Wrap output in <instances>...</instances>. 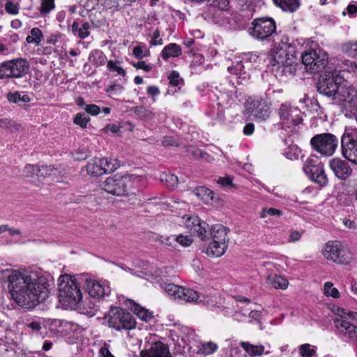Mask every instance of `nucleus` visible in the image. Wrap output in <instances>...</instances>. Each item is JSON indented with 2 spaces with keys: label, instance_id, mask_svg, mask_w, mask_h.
I'll use <instances>...</instances> for the list:
<instances>
[{
  "label": "nucleus",
  "instance_id": "nucleus-43",
  "mask_svg": "<svg viewBox=\"0 0 357 357\" xmlns=\"http://www.w3.org/2000/svg\"><path fill=\"white\" fill-rule=\"evenodd\" d=\"M282 214V211L279 209L275 208H264L261 212L260 218H265L267 215L280 217Z\"/></svg>",
  "mask_w": 357,
  "mask_h": 357
},
{
  "label": "nucleus",
  "instance_id": "nucleus-40",
  "mask_svg": "<svg viewBox=\"0 0 357 357\" xmlns=\"http://www.w3.org/2000/svg\"><path fill=\"white\" fill-rule=\"evenodd\" d=\"M54 7V0H42L40 13L45 15L53 10Z\"/></svg>",
  "mask_w": 357,
  "mask_h": 357
},
{
  "label": "nucleus",
  "instance_id": "nucleus-8",
  "mask_svg": "<svg viewBox=\"0 0 357 357\" xmlns=\"http://www.w3.org/2000/svg\"><path fill=\"white\" fill-rule=\"evenodd\" d=\"M250 34L259 40H264L271 36L276 30V24L273 18H257L252 22Z\"/></svg>",
  "mask_w": 357,
  "mask_h": 357
},
{
  "label": "nucleus",
  "instance_id": "nucleus-49",
  "mask_svg": "<svg viewBox=\"0 0 357 357\" xmlns=\"http://www.w3.org/2000/svg\"><path fill=\"white\" fill-rule=\"evenodd\" d=\"M132 54L136 59H140L148 56L149 51L147 50H144L142 46H136L133 48Z\"/></svg>",
  "mask_w": 357,
  "mask_h": 357
},
{
  "label": "nucleus",
  "instance_id": "nucleus-47",
  "mask_svg": "<svg viewBox=\"0 0 357 357\" xmlns=\"http://www.w3.org/2000/svg\"><path fill=\"white\" fill-rule=\"evenodd\" d=\"M186 151L188 155L194 159H199L200 156L204 155V151L192 146H188Z\"/></svg>",
  "mask_w": 357,
  "mask_h": 357
},
{
  "label": "nucleus",
  "instance_id": "nucleus-41",
  "mask_svg": "<svg viewBox=\"0 0 357 357\" xmlns=\"http://www.w3.org/2000/svg\"><path fill=\"white\" fill-rule=\"evenodd\" d=\"M299 351L302 357H312L316 354L315 349L312 348L309 344H302Z\"/></svg>",
  "mask_w": 357,
  "mask_h": 357
},
{
  "label": "nucleus",
  "instance_id": "nucleus-51",
  "mask_svg": "<svg viewBox=\"0 0 357 357\" xmlns=\"http://www.w3.org/2000/svg\"><path fill=\"white\" fill-rule=\"evenodd\" d=\"M107 68L109 70H110L112 71L116 72L119 75H121L123 76L126 75V70L123 68L116 66V62H114L112 60H110L107 62Z\"/></svg>",
  "mask_w": 357,
  "mask_h": 357
},
{
  "label": "nucleus",
  "instance_id": "nucleus-50",
  "mask_svg": "<svg viewBox=\"0 0 357 357\" xmlns=\"http://www.w3.org/2000/svg\"><path fill=\"white\" fill-rule=\"evenodd\" d=\"M90 25L89 22H84L82 26L79 29L78 37L81 39H84L89 36Z\"/></svg>",
  "mask_w": 357,
  "mask_h": 357
},
{
  "label": "nucleus",
  "instance_id": "nucleus-54",
  "mask_svg": "<svg viewBox=\"0 0 357 357\" xmlns=\"http://www.w3.org/2000/svg\"><path fill=\"white\" fill-rule=\"evenodd\" d=\"M17 125L15 123L10 119H0V128L3 129L11 130L13 128H15Z\"/></svg>",
  "mask_w": 357,
  "mask_h": 357
},
{
  "label": "nucleus",
  "instance_id": "nucleus-36",
  "mask_svg": "<svg viewBox=\"0 0 357 357\" xmlns=\"http://www.w3.org/2000/svg\"><path fill=\"white\" fill-rule=\"evenodd\" d=\"M218 349V345L213 342L203 343L198 350V354L203 355H211Z\"/></svg>",
  "mask_w": 357,
  "mask_h": 357
},
{
  "label": "nucleus",
  "instance_id": "nucleus-53",
  "mask_svg": "<svg viewBox=\"0 0 357 357\" xmlns=\"http://www.w3.org/2000/svg\"><path fill=\"white\" fill-rule=\"evenodd\" d=\"M344 68L342 70L357 74V63L351 61H345L343 63Z\"/></svg>",
  "mask_w": 357,
  "mask_h": 357
},
{
  "label": "nucleus",
  "instance_id": "nucleus-14",
  "mask_svg": "<svg viewBox=\"0 0 357 357\" xmlns=\"http://www.w3.org/2000/svg\"><path fill=\"white\" fill-rule=\"evenodd\" d=\"M278 114L283 125L287 127L290 128L291 126H297L303 123V119L300 116V111L287 104H282L280 105Z\"/></svg>",
  "mask_w": 357,
  "mask_h": 357
},
{
  "label": "nucleus",
  "instance_id": "nucleus-48",
  "mask_svg": "<svg viewBox=\"0 0 357 357\" xmlns=\"http://www.w3.org/2000/svg\"><path fill=\"white\" fill-rule=\"evenodd\" d=\"M229 0H210V6L217 7L221 10H227L229 6Z\"/></svg>",
  "mask_w": 357,
  "mask_h": 357
},
{
  "label": "nucleus",
  "instance_id": "nucleus-39",
  "mask_svg": "<svg viewBox=\"0 0 357 357\" xmlns=\"http://www.w3.org/2000/svg\"><path fill=\"white\" fill-rule=\"evenodd\" d=\"M333 284L331 282H327L324 284V292L328 296H332L333 298H337L340 297V293L337 289L334 288Z\"/></svg>",
  "mask_w": 357,
  "mask_h": 357
},
{
  "label": "nucleus",
  "instance_id": "nucleus-59",
  "mask_svg": "<svg viewBox=\"0 0 357 357\" xmlns=\"http://www.w3.org/2000/svg\"><path fill=\"white\" fill-rule=\"evenodd\" d=\"M7 98L10 102L17 103L21 101V94L18 91L10 92L7 94Z\"/></svg>",
  "mask_w": 357,
  "mask_h": 357
},
{
  "label": "nucleus",
  "instance_id": "nucleus-12",
  "mask_svg": "<svg viewBox=\"0 0 357 357\" xmlns=\"http://www.w3.org/2000/svg\"><path fill=\"white\" fill-rule=\"evenodd\" d=\"M312 157L308 158L303 166V171L307 176L320 186H325L328 178L325 174L324 166Z\"/></svg>",
  "mask_w": 357,
  "mask_h": 357
},
{
  "label": "nucleus",
  "instance_id": "nucleus-30",
  "mask_svg": "<svg viewBox=\"0 0 357 357\" xmlns=\"http://www.w3.org/2000/svg\"><path fill=\"white\" fill-rule=\"evenodd\" d=\"M341 50L350 57H357V41L350 40L343 43Z\"/></svg>",
  "mask_w": 357,
  "mask_h": 357
},
{
  "label": "nucleus",
  "instance_id": "nucleus-4",
  "mask_svg": "<svg viewBox=\"0 0 357 357\" xmlns=\"http://www.w3.org/2000/svg\"><path fill=\"white\" fill-rule=\"evenodd\" d=\"M106 317L108 326L116 331L131 330L136 326V321L132 314L121 307H112Z\"/></svg>",
  "mask_w": 357,
  "mask_h": 357
},
{
  "label": "nucleus",
  "instance_id": "nucleus-23",
  "mask_svg": "<svg viewBox=\"0 0 357 357\" xmlns=\"http://www.w3.org/2000/svg\"><path fill=\"white\" fill-rule=\"evenodd\" d=\"M239 344L250 357L261 356L264 351V347L261 344L255 345L243 341Z\"/></svg>",
  "mask_w": 357,
  "mask_h": 357
},
{
  "label": "nucleus",
  "instance_id": "nucleus-10",
  "mask_svg": "<svg viewBox=\"0 0 357 357\" xmlns=\"http://www.w3.org/2000/svg\"><path fill=\"white\" fill-rule=\"evenodd\" d=\"M338 74L337 70L328 72V74L321 75L317 84L318 91L328 98H333L338 93L340 83L337 79Z\"/></svg>",
  "mask_w": 357,
  "mask_h": 357
},
{
  "label": "nucleus",
  "instance_id": "nucleus-35",
  "mask_svg": "<svg viewBox=\"0 0 357 357\" xmlns=\"http://www.w3.org/2000/svg\"><path fill=\"white\" fill-rule=\"evenodd\" d=\"M316 56V52L314 50L305 52L301 55L302 63L305 66L307 71L310 72V67L312 66Z\"/></svg>",
  "mask_w": 357,
  "mask_h": 357
},
{
  "label": "nucleus",
  "instance_id": "nucleus-55",
  "mask_svg": "<svg viewBox=\"0 0 357 357\" xmlns=\"http://www.w3.org/2000/svg\"><path fill=\"white\" fill-rule=\"evenodd\" d=\"M132 66L137 69H142L146 72H149L152 69V66L151 64H146L144 61H140L137 63L132 62Z\"/></svg>",
  "mask_w": 357,
  "mask_h": 357
},
{
  "label": "nucleus",
  "instance_id": "nucleus-33",
  "mask_svg": "<svg viewBox=\"0 0 357 357\" xmlns=\"http://www.w3.org/2000/svg\"><path fill=\"white\" fill-rule=\"evenodd\" d=\"M89 61L96 65H103L106 60L104 53L98 50H93L89 58Z\"/></svg>",
  "mask_w": 357,
  "mask_h": 357
},
{
  "label": "nucleus",
  "instance_id": "nucleus-58",
  "mask_svg": "<svg viewBox=\"0 0 357 357\" xmlns=\"http://www.w3.org/2000/svg\"><path fill=\"white\" fill-rule=\"evenodd\" d=\"M160 33L158 29H156L152 36V39L150 42L151 45H162L163 43L162 39L160 38Z\"/></svg>",
  "mask_w": 357,
  "mask_h": 357
},
{
  "label": "nucleus",
  "instance_id": "nucleus-64",
  "mask_svg": "<svg viewBox=\"0 0 357 357\" xmlns=\"http://www.w3.org/2000/svg\"><path fill=\"white\" fill-rule=\"evenodd\" d=\"M162 144L165 146H178V143L176 142V141L174 138L170 137H165L162 140Z\"/></svg>",
  "mask_w": 357,
  "mask_h": 357
},
{
  "label": "nucleus",
  "instance_id": "nucleus-63",
  "mask_svg": "<svg viewBox=\"0 0 357 357\" xmlns=\"http://www.w3.org/2000/svg\"><path fill=\"white\" fill-rule=\"evenodd\" d=\"M302 234H303V232H301V231H298L296 230L291 231L290 234H289V242H296V241H298L301 238Z\"/></svg>",
  "mask_w": 357,
  "mask_h": 357
},
{
  "label": "nucleus",
  "instance_id": "nucleus-37",
  "mask_svg": "<svg viewBox=\"0 0 357 357\" xmlns=\"http://www.w3.org/2000/svg\"><path fill=\"white\" fill-rule=\"evenodd\" d=\"M155 241L156 242H159L161 245H166L169 248H175V236H167V235H161L158 236Z\"/></svg>",
  "mask_w": 357,
  "mask_h": 357
},
{
  "label": "nucleus",
  "instance_id": "nucleus-26",
  "mask_svg": "<svg viewBox=\"0 0 357 357\" xmlns=\"http://www.w3.org/2000/svg\"><path fill=\"white\" fill-rule=\"evenodd\" d=\"M195 195L203 201L204 203L208 204L213 199V192L206 187L200 186L195 189Z\"/></svg>",
  "mask_w": 357,
  "mask_h": 357
},
{
  "label": "nucleus",
  "instance_id": "nucleus-56",
  "mask_svg": "<svg viewBox=\"0 0 357 357\" xmlns=\"http://www.w3.org/2000/svg\"><path fill=\"white\" fill-rule=\"evenodd\" d=\"M165 179L168 187L174 188L178 185V178L174 174H165Z\"/></svg>",
  "mask_w": 357,
  "mask_h": 357
},
{
  "label": "nucleus",
  "instance_id": "nucleus-17",
  "mask_svg": "<svg viewBox=\"0 0 357 357\" xmlns=\"http://www.w3.org/2000/svg\"><path fill=\"white\" fill-rule=\"evenodd\" d=\"M334 324L339 333L349 339V341L357 344V326L343 318L334 319Z\"/></svg>",
  "mask_w": 357,
  "mask_h": 357
},
{
  "label": "nucleus",
  "instance_id": "nucleus-16",
  "mask_svg": "<svg viewBox=\"0 0 357 357\" xmlns=\"http://www.w3.org/2000/svg\"><path fill=\"white\" fill-rule=\"evenodd\" d=\"M140 357H172L169 346L161 341H156L140 351Z\"/></svg>",
  "mask_w": 357,
  "mask_h": 357
},
{
  "label": "nucleus",
  "instance_id": "nucleus-32",
  "mask_svg": "<svg viewBox=\"0 0 357 357\" xmlns=\"http://www.w3.org/2000/svg\"><path fill=\"white\" fill-rule=\"evenodd\" d=\"M31 35L28 36L26 38V41L28 43H34L38 45L43 38V33L39 28L35 27L31 29Z\"/></svg>",
  "mask_w": 357,
  "mask_h": 357
},
{
  "label": "nucleus",
  "instance_id": "nucleus-29",
  "mask_svg": "<svg viewBox=\"0 0 357 357\" xmlns=\"http://www.w3.org/2000/svg\"><path fill=\"white\" fill-rule=\"evenodd\" d=\"M275 3L283 10L294 12L299 6L298 0H273Z\"/></svg>",
  "mask_w": 357,
  "mask_h": 357
},
{
  "label": "nucleus",
  "instance_id": "nucleus-61",
  "mask_svg": "<svg viewBox=\"0 0 357 357\" xmlns=\"http://www.w3.org/2000/svg\"><path fill=\"white\" fill-rule=\"evenodd\" d=\"M218 183L222 187H231L232 186V178L230 176L220 177Z\"/></svg>",
  "mask_w": 357,
  "mask_h": 357
},
{
  "label": "nucleus",
  "instance_id": "nucleus-28",
  "mask_svg": "<svg viewBox=\"0 0 357 357\" xmlns=\"http://www.w3.org/2000/svg\"><path fill=\"white\" fill-rule=\"evenodd\" d=\"M100 159L104 174L114 172L120 166L119 161L116 160L107 158Z\"/></svg>",
  "mask_w": 357,
  "mask_h": 357
},
{
  "label": "nucleus",
  "instance_id": "nucleus-5",
  "mask_svg": "<svg viewBox=\"0 0 357 357\" xmlns=\"http://www.w3.org/2000/svg\"><path fill=\"white\" fill-rule=\"evenodd\" d=\"M324 257L340 264H348L352 260V253L344 247L340 241L328 242L323 248Z\"/></svg>",
  "mask_w": 357,
  "mask_h": 357
},
{
  "label": "nucleus",
  "instance_id": "nucleus-34",
  "mask_svg": "<svg viewBox=\"0 0 357 357\" xmlns=\"http://www.w3.org/2000/svg\"><path fill=\"white\" fill-rule=\"evenodd\" d=\"M13 78L11 63L10 61L0 63V79Z\"/></svg>",
  "mask_w": 357,
  "mask_h": 357
},
{
  "label": "nucleus",
  "instance_id": "nucleus-6",
  "mask_svg": "<svg viewBox=\"0 0 357 357\" xmlns=\"http://www.w3.org/2000/svg\"><path fill=\"white\" fill-rule=\"evenodd\" d=\"M270 59L271 64L282 68V72H284L286 68H291L296 62L293 48L287 44L273 49Z\"/></svg>",
  "mask_w": 357,
  "mask_h": 357
},
{
  "label": "nucleus",
  "instance_id": "nucleus-60",
  "mask_svg": "<svg viewBox=\"0 0 357 357\" xmlns=\"http://www.w3.org/2000/svg\"><path fill=\"white\" fill-rule=\"evenodd\" d=\"M84 109L89 114L97 115L100 109V107L96 105H88L84 107Z\"/></svg>",
  "mask_w": 357,
  "mask_h": 357
},
{
  "label": "nucleus",
  "instance_id": "nucleus-44",
  "mask_svg": "<svg viewBox=\"0 0 357 357\" xmlns=\"http://www.w3.org/2000/svg\"><path fill=\"white\" fill-rule=\"evenodd\" d=\"M188 303H197L198 304H202L204 305H214V300L213 297L206 296V295H200L199 294V298L196 301H188Z\"/></svg>",
  "mask_w": 357,
  "mask_h": 357
},
{
  "label": "nucleus",
  "instance_id": "nucleus-18",
  "mask_svg": "<svg viewBox=\"0 0 357 357\" xmlns=\"http://www.w3.org/2000/svg\"><path fill=\"white\" fill-rule=\"evenodd\" d=\"M86 289L90 296L94 298H100L105 296H109L111 289L104 282H98L91 279L86 280Z\"/></svg>",
  "mask_w": 357,
  "mask_h": 357
},
{
  "label": "nucleus",
  "instance_id": "nucleus-13",
  "mask_svg": "<svg viewBox=\"0 0 357 357\" xmlns=\"http://www.w3.org/2000/svg\"><path fill=\"white\" fill-rule=\"evenodd\" d=\"M164 290L169 294V296L178 298L184 301H193L199 298V292L191 289H185L182 287L175 285L174 284H165L163 285Z\"/></svg>",
  "mask_w": 357,
  "mask_h": 357
},
{
  "label": "nucleus",
  "instance_id": "nucleus-25",
  "mask_svg": "<svg viewBox=\"0 0 357 357\" xmlns=\"http://www.w3.org/2000/svg\"><path fill=\"white\" fill-rule=\"evenodd\" d=\"M181 52L182 50L179 45L176 43H170L164 47L161 56L164 60H167L169 57L178 56Z\"/></svg>",
  "mask_w": 357,
  "mask_h": 357
},
{
  "label": "nucleus",
  "instance_id": "nucleus-7",
  "mask_svg": "<svg viewBox=\"0 0 357 357\" xmlns=\"http://www.w3.org/2000/svg\"><path fill=\"white\" fill-rule=\"evenodd\" d=\"M310 144L312 148L324 156H331L336 150L337 138L330 133H323L314 136Z\"/></svg>",
  "mask_w": 357,
  "mask_h": 357
},
{
  "label": "nucleus",
  "instance_id": "nucleus-45",
  "mask_svg": "<svg viewBox=\"0 0 357 357\" xmlns=\"http://www.w3.org/2000/svg\"><path fill=\"white\" fill-rule=\"evenodd\" d=\"M301 150L297 146H291L288 148V151H285V156L289 160H295L298 158Z\"/></svg>",
  "mask_w": 357,
  "mask_h": 357
},
{
  "label": "nucleus",
  "instance_id": "nucleus-52",
  "mask_svg": "<svg viewBox=\"0 0 357 357\" xmlns=\"http://www.w3.org/2000/svg\"><path fill=\"white\" fill-rule=\"evenodd\" d=\"M168 79H169L170 84L174 86H178L180 82L182 81V79L179 76V73L174 70L171 72L168 76Z\"/></svg>",
  "mask_w": 357,
  "mask_h": 357
},
{
  "label": "nucleus",
  "instance_id": "nucleus-62",
  "mask_svg": "<svg viewBox=\"0 0 357 357\" xmlns=\"http://www.w3.org/2000/svg\"><path fill=\"white\" fill-rule=\"evenodd\" d=\"M99 354L101 357H114L109 350L107 344H105L104 346L99 349Z\"/></svg>",
  "mask_w": 357,
  "mask_h": 357
},
{
  "label": "nucleus",
  "instance_id": "nucleus-15",
  "mask_svg": "<svg viewBox=\"0 0 357 357\" xmlns=\"http://www.w3.org/2000/svg\"><path fill=\"white\" fill-rule=\"evenodd\" d=\"M247 109L259 120H266L270 115V106L261 98H257L248 101Z\"/></svg>",
  "mask_w": 357,
  "mask_h": 357
},
{
  "label": "nucleus",
  "instance_id": "nucleus-42",
  "mask_svg": "<svg viewBox=\"0 0 357 357\" xmlns=\"http://www.w3.org/2000/svg\"><path fill=\"white\" fill-rule=\"evenodd\" d=\"M192 242V239L188 236L183 234H180L176 236H175V243H178L182 247H189Z\"/></svg>",
  "mask_w": 357,
  "mask_h": 357
},
{
  "label": "nucleus",
  "instance_id": "nucleus-22",
  "mask_svg": "<svg viewBox=\"0 0 357 357\" xmlns=\"http://www.w3.org/2000/svg\"><path fill=\"white\" fill-rule=\"evenodd\" d=\"M266 282L268 286L274 289H285L288 287L289 284L285 278L276 274L269 275L267 276Z\"/></svg>",
  "mask_w": 357,
  "mask_h": 357
},
{
  "label": "nucleus",
  "instance_id": "nucleus-9",
  "mask_svg": "<svg viewBox=\"0 0 357 357\" xmlns=\"http://www.w3.org/2000/svg\"><path fill=\"white\" fill-rule=\"evenodd\" d=\"M341 149L343 157L357 165V131L347 130L341 138Z\"/></svg>",
  "mask_w": 357,
  "mask_h": 357
},
{
  "label": "nucleus",
  "instance_id": "nucleus-46",
  "mask_svg": "<svg viewBox=\"0 0 357 357\" xmlns=\"http://www.w3.org/2000/svg\"><path fill=\"white\" fill-rule=\"evenodd\" d=\"M90 119L85 114H77L75 119L74 123L80 127L84 128H86L87 123H89Z\"/></svg>",
  "mask_w": 357,
  "mask_h": 357
},
{
  "label": "nucleus",
  "instance_id": "nucleus-11",
  "mask_svg": "<svg viewBox=\"0 0 357 357\" xmlns=\"http://www.w3.org/2000/svg\"><path fill=\"white\" fill-rule=\"evenodd\" d=\"M130 176L116 174L107 178L101 184L102 190L115 196H125L128 195L127 182Z\"/></svg>",
  "mask_w": 357,
  "mask_h": 357
},
{
  "label": "nucleus",
  "instance_id": "nucleus-2",
  "mask_svg": "<svg viewBox=\"0 0 357 357\" xmlns=\"http://www.w3.org/2000/svg\"><path fill=\"white\" fill-rule=\"evenodd\" d=\"M185 227L202 241L212 238V242L206 250L207 255L218 257L222 256L227 248V239L228 230L222 225H215L211 228L197 216L188 217L185 222Z\"/></svg>",
  "mask_w": 357,
  "mask_h": 357
},
{
  "label": "nucleus",
  "instance_id": "nucleus-3",
  "mask_svg": "<svg viewBox=\"0 0 357 357\" xmlns=\"http://www.w3.org/2000/svg\"><path fill=\"white\" fill-rule=\"evenodd\" d=\"M59 298L61 302L70 307L77 305L82 298L79 287L69 275H61L58 279Z\"/></svg>",
  "mask_w": 357,
  "mask_h": 357
},
{
  "label": "nucleus",
  "instance_id": "nucleus-57",
  "mask_svg": "<svg viewBox=\"0 0 357 357\" xmlns=\"http://www.w3.org/2000/svg\"><path fill=\"white\" fill-rule=\"evenodd\" d=\"M5 10L7 13L12 15H16L19 12L18 6L12 1H9L6 3Z\"/></svg>",
  "mask_w": 357,
  "mask_h": 357
},
{
  "label": "nucleus",
  "instance_id": "nucleus-19",
  "mask_svg": "<svg viewBox=\"0 0 357 357\" xmlns=\"http://www.w3.org/2000/svg\"><path fill=\"white\" fill-rule=\"evenodd\" d=\"M329 166L335 176L342 180L347 179L352 172L347 162L340 158H335L331 160Z\"/></svg>",
  "mask_w": 357,
  "mask_h": 357
},
{
  "label": "nucleus",
  "instance_id": "nucleus-38",
  "mask_svg": "<svg viewBox=\"0 0 357 357\" xmlns=\"http://www.w3.org/2000/svg\"><path fill=\"white\" fill-rule=\"evenodd\" d=\"M97 311V306L92 302L89 301V303L85 302L83 303L82 313L87 316L93 317L96 314Z\"/></svg>",
  "mask_w": 357,
  "mask_h": 357
},
{
  "label": "nucleus",
  "instance_id": "nucleus-1",
  "mask_svg": "<svg viewBox=\"0 0 357 357\" xmlns=\"http://www.w3.org/2000/svg\"><path fill=\"white\" fill-rule=\"evenodd\" d=\"M0 278L8 282L13 299L22 307L33 308L48 297L47 279L40 271L2 269Z\"/></svg>",
  "mask_w": 357,
  "mask_h": 357
},
{
  "label": "nucleus",
  "instance_id": "nucleus-21",
  "mask_svg": "<svg viewBox=\"0 0 357 357\" xmlns=\"http://www.w3.org/2000/svg\"><path fill=\"white\" fill-rule=\"evenodd\" d=\"M53 169L49 166H42L41 168L33 165H27L24 168V174L27 177H32L36 175L38 178L45 177L51 174Z\"/></svg>",
  "mask_w": 357,
  "mask_h": 357
},
{
  "label": "nucleus",
  "instance_id": "nucleus-20",
  "mask_svg": "<svg viewBox=\"0 0 357 357\" xmlns=\"http://www.w3.org/2000/svg\"><path fill=\"white\" fill-rule=\"evenodd\" d=\"M13 78H20L25 75L29 68V64L26 60L17 59L10 60Z\"/></svg>",
  "mask_w": 357,
  "mask_h": 357
},
{
  "label": "nucleus",
  "instance_id": "nucleus-27",
  "mask_svg": "<svg viewBox=\"0 0 357 357\" xmlns=\"http://www.w3.org/2000/svg\"><path fill=\"white\" fill-rule=\"evenodd\" d=\"M328 65V58L326 55L319 56L316 54L312 66L310 67V73H316L324 69Z\"/></svg>",
  "mask_w": 357,
  "mask_h": 357
},
{
  "label": "nucleus",
  "instance_id": "nucleus-31",
  "mask_svg": "<svg viewBox=\"0 0 357 357\" xmlns=\"http://www.w3.org/2000/svg\"><path fill=\"white\" fill-rule=\"evenodd\" d=\"M132 310L135 314L142 321L147 322L153 317L151 312H149L148 310L142 307L138 304L135 303Z\"/></svg>",
  "mask_w": 357,
  "mask_h": 357
},
{
  "label": "nucleus",
  "instance_id": "nucleus-24",
  "mask_svg": "<svg viewBox=\"0 0 357 357\" xmlns=\"http://www.w3.org/2000/svg\"><path fill=\"white\" fill-rule=\"evenodd\" d=\"M100 159L95 158L90 160L86 165V169L88 174L93 176H99L104 174V171L102 169Z\"/></svg>",
  "mask_w": 357,
  "mask_h": 357
}]
</instances>
